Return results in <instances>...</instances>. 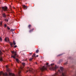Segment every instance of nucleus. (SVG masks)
<instances>
[{"label":"nucleus","mask_w":76,"mask_h":76,"mask_svg":"<svg viewBox=\"0 0 76 76\" xmlns=\"http://www.w3.org/2000/svg\"><path fill=\"white\" fill-rule=\"evenodd\" d=\"M54 64H51V66H53V65H54Z\"/></svg>","instance_id":"obj_24"},{"label":"nucleus","mask_w":76,"mask_h":76,"mask_svg":"<svg viewBox=\"0 0 76 76\" xmlns=\"http://www.w3.org/2000/svg\"><path fill=\"white\" fill-rule=\"evenodd\" d=\"M10 46H11V47H13V43L10 42Z\"/></svg>","instance_id":"obj_15"},{"label":"nucleus","mask_w":76,"mask_h":76,"mask_svg":"<svg viewBox=\"0 0 76 76\" xmlns=\"http://www.w3.org/2000/svg\"><path fill=\"white\" fill-rule=\"evenodd\" d=\"M8 13H9V12H8Z\"/></svg>","instance_id":"obj_40"},{"label":"nucleus","mask_w":76,"mask_h":76,"mask_svg":"<svg viewBox=\"0 0 76 76\" xmlns=\"http://www.w3.org/2000/svg\"><path fill=\"white\" fill-rule=\"evenodd\" d=\"M36 64H37V62H36Z\"/></svg>","instance_id":"obj_36"},{"label":"nucleus","mask_w":76,"mask_h":76,"mask_svg":"<svg viewBox=\"0 0 76 76\" xmlns=\"http://www.w3.org/2000/svg\"><path fill=\"white\" fill-rule=\"evenodd\" d=\"M11 53L12 54H14V56H12L11 57H13V58H14V59H15L16 61L18 63L19 62V60L18 59H17L16 58V56L17 55V53H16V51L15 52V51H12Z\"/></svg>","instance_id":"obj_2"},{"label":"nucleus","mask_w":76,"mask_h":76,"mask_svg":"<svg viewBox=\"0 0 76 76\" xmlns=\"http://www.w3.org/2000/svg\"><path fill=\"white\" fill-rule=\"evenodd\" d=\"M11 13H12V12H11Z\"/></svg>","instance_id":"obj_43"},{"label":"nucleus","mask_w":76,"mask_h":76,"mask_svg":"<svg viewBox=\"0 0 76 76\" xmlns=\"http://www.w3.org/2000/svg\"><path fill=\"white\" fill-rule=\"evenodd\" d=\"M14 9H15V8H14Z\"/></svg>","instance_id":"obj_42"},{"label":"nucleus","mask_w":76,"mask_h":76,"mask_svg":"<svg viewBox=\"0 0 76 76\" xmlns=\"http://www.w3.org/2000/svg\"><path fill=\"white\" fill-rule=\"evenodd\" d=\"M20 69L19 70L18 72V75L19 76H20V73H21V70H23V67H20Z\"/></svg>","instance_id":"obj_5"},{"label":"nucleus","mask_w":76,"mask_h":76,"mask_svg":"<svg viewBox=\"0 0 76 76\" xmlns=\"http://www.w3.org/2000/svg\"><path fill=\"white\" fill-rule=\"evenodd\" d=\"M1 55H2V52H1V50H0V61H3V58L1 56Z\"/></svg>","instance_id":"obj_6"},{"label":"nucleus","mask_w":76,"mask_h":76,"mask_svg":"<svg viewBox=\"0 0 76 76\" xmlns=\"http://www.w3.org/2000/svg\"><path fill=\"white\" fill-rule=\"evenodd\" d=\"M60 69L62 72V76H66V72L63 71V68L61 67H60Z\"/></svg>","instance_id":"obj_3"},{"label":"nucleus","mask_w":76,"mask_h":76,"mask_svg":"<svg viewBox=\"0 0 76 76\" xmlns=\"http://www.w3.org/2000/svg\"><path fill=\"white\" fill-rule=\"evenodd\" d=\"M15 29H13V31H15Z\"/></svg>","instance_id":"obj_34"},{"label":"nucleus","mask_w":76,"mask_h":76,"mask_svg":"<svg viewBox=\"0 0 76 76\" xmlns=\"http://www.w3.org/2000/svg\"><path fill=\"white\" fill-rule=\"evenodd\" d=\"M5 41L7 42V41H9V38L8 37H7V38H5Z\"/></svg>","instance_id":"obj_8"},{"label":"nucleus","mask_w":76,"mask_h":76,"mask_svg":"<svg viewBox=\"0 0 76 76\" xmlns=\"http://www.w3.org/2000/svg\"><path fill=\"white\" fill-rule=\"evenodd\" d=\"M26 60H27V59H25V61H26Z\"/></svg>","instance_id":"obj_31"},{"label":"nucleus","mask_w":76,"mask_h":76,"mask_svg":"<svg viewBox=\"0 0 76 76\" xmlns=\"http://www.w3.org/2000/svg\"><path fill=\"white\" fill-rule=\"evenodd\" d=\"M13 44L14 45H16V42H15V41H13Z\"/></svg>","instance_id":"obj_17"},{"label":"nucleus","mask_w":76,"mask_h":76,"mask_svg":"<svg viewBox=\"0 0 76 76\" xmlns=\"http://www.w3.org/2000/svg\"><path fill=\"white\" fill-rule=\"evenodd\" d=\"M36 72H37V71H35L34 73V74H35V73H36Z\"/></svg>","instance_id":"obj_27"},{"label":"nucleus","mask_w":76,"mask_h":76,"mask_svg":"<svg viewBox=\"0 0 76 76\" xmlns=\"http://www.w3.org/2000/svg\"><path fill=\"white\" fill-rule=\"evenodd\" d=\"M31 26H32L31 25L29 24L28 26V29H31Z\"/></svg>","instance_id":"obj_10"},{"label":"nucleus","mask_w":76,"mask_h":76,"mask_svg":"<svg viewBox=\"0 0 76 76\" xmlns=\"http://www.w3.org/2000/svg\"><path fill=\"white\" fill-rule=\"evenodd\" d=\"M0 40L1 41H2V38H1V37H0Z\"/></svg>","instance_id":"obj_26"},{"label":"nucleus","mask_w":76,"mask_h":76,"mask_svg":"<svg viewBox=\"0 0 76 76\" xmlns=\"http://www.w3.org/2000/svg\"><path fill=\"white\" fill-rule=\"evenodd\" d=\"M7 28L8 29H9H9H10V28H9V27L8 26L7 27Z\"/></svg>","instance_id":"obj_25"},{"label":"nucleus","mask_w":76,"mask_h":76,"mask_svg":"<svg viewBox=\"0 0 76 76\" xmlns=\"http://www.w3.org/2000/svg\"><path fill=\"white\" fill-rule=\"evenodd\" d=\"M36 53H38L39 52V50H37L36 51Z\"/></svg>","instance_id":"obj_19"},{"label":"nucleus","mask_w":76,"mask_h":76,"mask_svg":"<svg viewBox=\"0 0 76 76\" xmlns=\"http://www.w3.org/2000/svg\"><path fill=\"white\" fill-rule=\"evenodd\" d=\"M34 28H33L31 29H30L29 31V33H31V32H33V31H34Z\"/></svg>","instance_id":"obj_9"},{"label":"nucleus","mask_w":76,"mask_h":76,"mask_svg":"<svg viewBox=\"0 0 76 76\" xmlns=\"http://www.w3.org/2000/svg\"><path fill=\"white\" fill-rule=\"evenodd\" d=\"M7 16H9V15H7Z\"/></svg>","instance_id":"obj_30"},{"label":"nucleus","mask_w":76,"mask_h":76,"mask_svg":"<svg viewBox=\"0 0 76 76\" xmlns=\"http://www.w3.org/2000/svg\"><path fill=\"white\" fill-rule=\"evenodd\" d=\"M64 54V53L59 54L58 55V56H57V57H58V56L60 57V56H61L63 55Z\"/></svg>","instance_id":"obj_14"},{"label":"nucleus","mask_w":76,"mask_h":76,"mask_svg":"<svg viewBox=\"0 0 76 76\" xmlns=\"http://www.w3.org/2000/svg\"><path fill=\"white\" fill-rule=\"evenodd\" d=\"M11 11L12 10V9H11Z\"/></svg>","instance_id":"obj_39"},{"label":"nucleus","mask_w":76,"mask_h":76,"mask_svg":"<svg viewBox=\"0 0 76 76\" xmlns=\"http://www.w3.org/2000/svg\"><path fill=\"white\" fill-rule=\"evenodd\" d=\"M29 54H30V55H31V54H32V53H29Z\"/></svg>","instance_id":"obj_28"},{"label":"nucleus","mask_w":76,"mask_h":76,"mask_svg":"<svg viewBox=\"0 0 76 76\" xmlns=\"http://www.w3.org/2000/svg\"><path fill=\"white\" fill-rule=\"evenodd\" d=\"M20 1V0H18V1Z\"/></svg>","instance_id":"obj_33"},{"label":"nucleus","mask_w":76,"mask_h":76,"mask_svg":"<svg viewBox=\"0 0 76 76\" xmlns=\"http://www.w3.org/2000/svg\"><path fill=\"white\" fill-rule=\"evenodd\" d=\"M28 71L29 72H32L33 73H34V72H33V71H32V70L30 69H29L28 71H27L26 72V73H27V72H28Z\"/></svg>","instance_id":"obj_12"},{"label":"nucleus","mask_w":76,"mask_h":76,"mask_svg":"<svg viewBox=\"0 0 76 76\" xmlns=\"http://www.w3.org/2000/svg\"><path fill=\"white\" fill-rule=\"evenodd\" d=\"M33 60V58H31L30 59H29V61H32Z\"/></svg>","instance_id":"obj_20"},{"label":"nucleus","mask_w":76,"mask_h":76,"mask_svg":"<svg viewBox=\"0 0 76 76\" xmlns=\"http://www.w3.org/2000/svg\"><path fill=\"white\" fill-rule=\"evenodd\" d=\"M4 20L6 22H8V19H5Z\"/></svg>","instance_id":"obj_21"},{"label":"nucleus","mask_w":76,"mask_h":76,"mask_svg":"<svg viewBox=\"0 0 76 76\" xmlns=\"http://www.w3.org/2000/svg\"><path fill=\"white\" fill-rule=\"evenodd\" d=\"M5 0V1H7V0Z\"/></svg>","instance_id":"obj_35"},{"label":"nucleus","mask_w":76,"mask_h":76,"mask_svg":"<svg viewBox=\"0 0 76 76\" xmlns=\"http://www.w3.org/2000/svg\"><path fill=\"white\" fill-rule=\"evenodd\" d=\"M11 31H13V29H11Z\"/></svg>","instance_id":"obj_29"},{"label":"nucleus","mask_w":76,"mask_h":76,"mask_svg":"<svg viewBox=\"0 0 76 76\" xmlns=\"http://www.w3.org/2000/svg\"><path fill=\"white\" fill-rule=\"evenodd\" d=\"M7 26V25L6 24H4V27H5V28H6Z\"/></svg>","instance_id":"obj_22"},{"label":"nucleus","mask_w":76,"mask_h":76,"mask_svg":"<svg viewBox=\"0 0 76 76\" xmlns=\"http://www.w3.org/2000/svg\"><path fill=\"white\" fill-rule=\"evenodd\" d=\"M8 9V8L6 6L2 7V10L4 12H8L9 10H7Z\"/></svg>","instance_id":"obj_4"},{"label":"nucleus","mask_w":76,"mask_h":76,"mask_svg":"<svg viewBox=\"0 0 76 76\" xmlns=\"http://www.w3.org/2000/svg\"><path fill=\"white\" fill-rule=\"evenodd\" d=\"M22 65H23V67H25V63H22Z\"/></svg>","instance_id":"obj_16"},{"label":"nucleus","mask_w":76,"mask_h":76,"mask_svg":"<svg viewBox=\"0 0 76 76\" xmlns=\"http://www.w3.org/2000/svg\"><path fill=\"white\" fill-rule=\"evenodd\" d=\"M58 67H57V66L56 65L55 66V67L53 68V69L54 70H56L57 69Z\"/></svg>","instance_id":"obj_11"},{"label":"nucleus","mask_w":76,"mask_h":76,"mask_svg":"<svg viewBox=\"0 0 76 76\" xmlns=\"http://www.w3.org/2000/svg\"><path fill=\"white\" fill-rule=\"evenodd\" d=\"M23 9L24 10H25V8H26V9H27V6H25V5H23Z\"/></svg>","instance_id":"obj_13"},{"label":"nucleus","mask_w":76,"mask_h":76,"mask_svg":"<svg viewBox=\"0 0 76 76\" xmlns=\"http://www.w3.org/2000/svg\"><path fill=\"white\" fill-rule=\"evenodd\" d=\"M48 63H47L46 64V66H43L42 68H40V70L42 72H43L44 70H47V68H48L49 67H50V65L48 64Z\"/></svg>","instance_id":"obj_1"},{"label":"nucleus","mask_w":76,"mask_h":76,"mask_svg":"<svg viewBox=\"0 0 76 76\" xmlns=\"http://www.w3.org/2000/svg\"><path fill=\"white\" fill-rule=\"evenodd\" d=\"M13 35H12V36L13 37Z\"/></svg>","instance_id":"obj_41"},{"label":"nucleus","mask_w":76,"mask_h":76,"mask_svg":"<svg viewBox=\"0 0 76 76\" xmlns=\"http://www.w3.org/2000/svg\"><path fill=\"white\" fill-rule=\"evenodd\" d=\"M36 56V55L34 53L33 54V56H32V57H36V56Z\"/></svg>","instance_id":"obj_18"},{"label":"nucleus","mask_w":76,"mask_h":76,"mask_svg":"<svg viewBox=\"0 0 76 76\" xmlns=\"http://www.w3.org/2000/svg\"><path fill=\"white\" fill-rule=\"evenodd\" d=\"M66 64H65V65H66Z\"/></svg>","instance_id":"obj_38"},{"label":"nucleus","mask_w":76,"mask_h":76,"mask_svg":"<svg viewBox=\"0 0 76 76\" xmlns=\"http://www.w3.org/2000/svg\"><path fill=\"white\" fill-rule=\"evenodd\" d=\"M17 47V45H16L15 46H14V48H16Z\"/></svg>","instance_id":"obj_23"},{"label":"nucleus","mask_w":76,"mask_h":76,"mask_svg":"<svg viewBox=\"0 0 76 76\" xmlns=\"http://www.w3.org/2000/svg\"><path fill=\"white\" fill-rule=\"evenodd\" d=\"M36 64H37V62H36Z\"/></svg>","instance_id":"obj_37"},{"label":"nucleus","mask_w":76,"mask_h":76,"mask_svg":"<svg viewBox=\"0 0 76 76\" xmlns=\"http://www.w3.org/2000/svg\"><path fill=\"white\" fill-rule=\"evenodd\" d=\"M2 16H3V17L4 18H6V16L7 15H6L5 13H3L2 14Z\"/></svg>","instance_id":"obj_7"},{"label":"nucleus","mask_w":76,"mask_h":76,"mask_svg":"<svg viewBox=\"0 0 76 76\" xmlns=\"http://www.w3.org/2000/svg\"><path fill=\"white\" fill-rule=\"evenodd\" d=\"M36 57H38V55H37V56H36Z\"/></svg>","instance_id":"obj_32"}]
</instances>
